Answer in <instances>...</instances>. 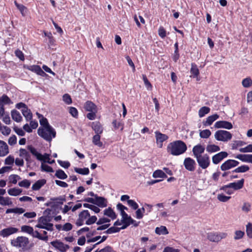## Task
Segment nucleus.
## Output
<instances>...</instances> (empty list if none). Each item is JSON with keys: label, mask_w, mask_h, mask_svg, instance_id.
<instances>
[{"label": "nucleus", "mask_w": 252, "mask_h": 252, "mask_svg": "<svg viewBox=\"0 0 252 252\" xmlns=\"http://www.w3.org/2000/svg\"><path fill=\"white\" fill-rule=\"evenodd\" d=\"M51 200L54 201L58 204H63L65 201V198L64 197L60 196L58 198H53L51 199Z\"/></svg>", "instance_id": "53"}, {"label": "nucleus", "mask_w": 252, "mask_h": 252, "mask_svg": "<svg viewBox=\"0 0 252 252\" xmlns=\"http://www.w3.org/2000/svg\"><path fill=\"white\" fill-rule=\"evenodd\" d=\"M84 108L86 111L90 112L87 115V118L90 120H94L96 118L97 112V106L91 101H87L84 104Z\"/></svg>", "instance_id": "5"}, {"label": "nucleus", "mask_w": 252, "mask_h": 252, "mask_svg": "<svg viewBox=\"0 0 252 252\" xmlns=\"http://www.w3.org/2000/svg\"><path fill=\"white\" fill-rule=\"evenodd\" d=\"M14 162V157L11 155L8 156L5 159L4 163L6 165H12Z\"/></svg>", "instance_id": "50"}, {"label": "nucleus", "mask_w": 252, "mask_h": 252, "mask_svg": "<svg viewBox=\"0 0 252 252\" xmlns=\"http://www.w3.org/2000/svg\"><path fill=\"white\" fill-rule=\"evenodd\" d=\"M121 228H119V227L112 226L110 228H108L105 233L107 234H112L113 233L118 232L120 231Z\"/></svg>", "instance_id": "55"}, {"label": "nucleus", "mask_w": 252, "mask_h": 252, "mask_svg": "<svg viewBox=\"0 0 252 252\" xmlns=\"http://www.w3.org/2000/svg\"><path fill=\"white\" fill-rule=\"evenodd\" d=\"M14 3L17 8L20 10L22 15L23 16H25L27 13V8L23 4L18 3L16 1H14Z\"/></svg>", "instance_id": "39"}, {"label": "nucleus", "mask_w": 252, "mask_h": 252, "mask_svg": "<svg viewBox=\"0 0 252 252\" xmlns=\"http://www.w3.org/2000/svg\"><path fill=\"white\" fill-rule=\"evenodd\" d=\"M38 134L48 142H50L56 137V132L52 127H39L37 130Z\"/></svg>", "instance_id": "4"}, {"label": "nucleus", "mask_w": 252, "mask_h": 252, "mask_svg": "<svg viewBox=\"0 0 252 252\" xmlns=\"http://www.w3.org/2000/svg\"><path fill=\"white\" fill-rule=\"evenodd\" d=\"M127 204L130 207H131L134 210H136L138 208V205L137 203L133 200H128Z\"/></svg>", "instance_id": "63"}, {"label": "nucleus", "mask_w": 252, "mask_h": 252, "mask_svg": "<svg viewBox=\"0 0 252 252\" xmlns=\"http://www.w3.org/2000/svg\"><path fill=\"white\" fill-rule=\"evenodd\" d=\"M23 116L25 117L27 121H31L32 118V114L30 109L28 107L21 110Z\"/></svg>", "instance_id": "23"}, {"label": "nucleus", "mask_w": 252, "mask_h": 252, "mask_svg": "<svg viewBox=\"0 0 252 252\" xmlns=\"http://www.w3.org/2000/svg\"><path fill=\"white\" fill-rule=\"evenodd\" d=\"M8 193L11 196H17L21 193L22 190L20 189L12 188L8 190Z\"/></svg>", "instance_id": "36"}, {"label": "nucleus", "mask_w": 252, "mask_h": 252, "mask_svg": "<svg viewBox=\"0 0 252 252\" xmlns=\"http://www.w3.org/2000/svg\"><path fill=\"white\" fill-rule=\"evenodd\" d=\"M250 167L246 165H243L241 166H239L237 168H236L235 169L233 170L232 172L233 173L236 172V173H244L248 170H249Z\"/></svg>", "instance_id": "35"}, {"label": "nucleus", "mask_w": 252, "mask_h": 252, "mask_svg": "<svg viewBox=\"0 0 252 252\" xmlns=\"http://www.w3.org/2000/svg\"><path fill=\"white\" fill-rule=\"evenodd\" d=\"M228 155V154L226 152H220L212 157V162L214 164H218L220 163L223 159L227 158Z\"/></svg>", "instance_id": "9"}, {"label": "nucleus", "mask_w": 252, "mask_h": 252, "mask_svg": "<svg viewBox=\"0 0 252 252\" xmlns=\"http://www.w3.org/2000/svg\"><path fill=\"white\" fill-rule=\"evenodd\" d=\"M239 151L242 153L252 152V144H250L245 148H240Z\"/></svg>", "instance_id": "64"}, {"label": "nucleus", "mask_w": 252, "mask_h": 252, "mask_svg": "<svg viewBox=\"0 0 252 252\" xmlns=\"http://www.w3.org/2000/svg\"><path fill=\"white\" fill-rule=\"evenodd\" d=\"M246 232L248 236L250 238H252V224L250 222L246 226Z\"/></svg>", "instance_id": "62"}, {"label": "nucleus", "mask_w": 252, "mask_h": 252, "mask_svg": "<svg viewBox=\"0 0 252 252\" xmlns=\"http://www.w3.org/2000/svg\"><path fill=\"white\" fill-rule=\"evenodd\" d=\"M58 162L62 167L67 169L70 166V163L67 161H62L61 160H58Z\"/></svg>", "instance_id": "56"}, {"label": "nucleus", "mask_w": 252, "mask_h": 252, "mask_svg": "<svg viewBox=\"0 0 252 252\" xmlns=\"http://www.w3.org/2000/svg\"><path fill=\"white\" fill-rule=\"evenodd\" d=\"M104 215L110 218L112 220L115 219L117 217L115 213L110 207H109L104 211Z\"/></svg>", "instance_id": "30"}, {"label": "nucleus", "mask_w": 252, "mask_h": 252, "mask_svg": "<svg viewBox=\"0 0 252 252\" xmlns=\"http://www.w3.org/2000/svg\"><path fill=\"white\" fill-rule=\"evenodd\" d=\"M210 110V108L206 106L201 107L198 112V114L200 117H203L205 115L209 113Z\"/></svg>", "instance_id": "40"}, {"label": "nucleus", "mask_w": 252, "mask_h": 252, "mask_svg": "<svg viewBox=\"0 0 252 252\" xmlns=\"http://www.w3.org/2000/svg\"><path fill=\"white\" fill-rule=\"evenodd\" d=\"M74 171L76 173L81 175H88L89 173V169L88 168L86 167H85L84 168L75 167Z\"/></svg>", "instance_id": "41"}, {"label": "nucleus", "mask_w": 252, "mask_h": 252, "mask_svg": "<svg viewBox=\"0 0 252 252\" xmlns=\"http://www.w3.org/2000/svg\"><path fill=\"white\" fill-rule=\"evenodd\" d=\"M12 103L11 99L6 95L3 94L0 97V104L4 106V105Z\"/></svg>", "instance_id": "32"}, {"label": "nucleus", "mask_w": 252, "mask_h": 252, "mask_svg": "<svg viewBox=\"0 0 252 252\" xmlns=\"http://www.w3.org/2000/svg\"><path fill=\"white\" fill-rule=\"evenodd\" d=\"M112 124L115 129H118L119 128L121 127V130L122 131L123 130L124 126L121 122H118L115 120L113 121Z\"/></svg>", "instance_id": "61"}, {"label": "nucleus", "mask_w": 252, "mask_h": 252, "mask_svg": "<svg viewBox=\"0 0 252 252\" xmlns=\"http://www.w3.org/2000/svg\"><path fill=\"white\" fill-rule=\"evenodd\" d=\"M187 149L186 144L181 140L170 143L167 147V152L173 156H179L184 153Z\"/></svg>", "instance_id": "2"}, {"label": "nucleus", "mask_w": 252, "mask_h": 252, "mask_svg": "<svg viewBox=\"0 0 252 252\" xmlns=\"http://www.w3.org/2000/svg\"><path fill=\"white\" fill-rule=\"evenodd\" d=\"M184 165L186 169L189 171H193L195 169V162L190 158H187L184 160Z\"/></svg>", "instance_id": "13"}, {"label": "nucleus", "mask_w": 252, "mask_h": 252, "mask_svg": "<svg viewBox=\"0 0 252 252\" xmlns=\"http://www.w3.org/2000/svg\"><path fill=\"white\" fill-rule=\"evenodd\" d=\"M93 143L99 147H101L103 145L102 142L100 141V134H95L93 136Z\"/></svg>", "instance_id": "34"}, {"label": "nucleus", "mask_w": 252, "mask_h": 252, "mask_svg": "<svg viewBox=\"0 0 252 252\" xmlns=\"http://www.w3.org/2000/svg\"><path fill=\"white\" fill-rule=\"evenodd\" d=\"M9 153L8 146L6 142L0 140V157H3Z\"/></svg>", "instance_id": "17"}, {"label": "nucleus", "mask_w": 252, "mask_h": 252, "mask_svg": "<svg viewBox=\"0 0 252 252\" xmlns=\"http://www.w3.org/2000/svg\"><path fill=\"white\" fill-rule=\"evenodd\" d=\"M89 217V218H88V219L86 221V224L87 225H90V224H93L94 222H95L97 220V218L95 216H93L92 217L90 216Z\"/></svg>", "instance_id": "60"}, {"label": "nucleus", "mask_w": 252, "mask_h": 252, "mask_svg": "<svg viewBox=\"0 0 252 252\" xmlns=\"http://www.w3.org/2000/svg\"><path fill=\"white\" fill-rule=\"evenodd\" d=\"M63 101L67 104H70L72 103V99L70 96L67 94H64L63 96Z\"/></svg>", "instance_id": "57"}, {"label": "nucleus", "mask_w": 252, "mask_h": 252, "mask_svg": "<svg viewBox=\"0 0 252 252\" xmlns=\"http://www.w3.org/2000/svg\"><path fill=\"white\" fill-rule=\"evenodd\" d=\"M239 162L234 159H228L224 162L220 167L221 171H225L237 166Z\"/></svg>", "instance_id": "8"}, {"label": "nucleus", "mask_w": 252, "mask_h": 252, "mask_svg": "<svg viewBox=\"0 0 252 252\" xmlns=\"http://www.w3.org/2000/svg\"><path fill=\"white\" fill-rule=\"evenodd\" d=\"M242 85L246 88L250 87L252 85V79L250 77L244 79L242 81Z\"/></svg>", "instance_id": "37"}, {"label": "nucleus", "mask_w": 252, "mask_h": 252, "mask_svg": "<svg viewBox=\"0 0 252 252\" xmlns=\"http://www.w3.org/2000/svg\"><path fill=\"white\" fill-rule=\"evenodd\" d=\"M214 126L216 128H222L227 129H230L233 127V125L230 122L225 121H218L215 123Z\"/></svg>", "instance_id": "14"}, {"label": "nucleus", "mask_w": 252, "mask_h": 252, "mask_svg": "<svg viewBox=\"0 0 252 252\" xmlns=\"http://www.w3.org/2000/svg\"><path fill=\"white\" fill-rule=\"evenodd\" d=\"M251 205L249 202H244L242 207V210L245 212L248 213L251 211Z\"/></svg>", "instance_id": "51"}, {"label": "nucleus", "mask_w": 252, "mask_h": 252, "mask_svg": "<svg viewBox=\"0 0 252 252\" xmlns=\"http://www.w3.org/2000/svg\"><path fill=\"white\" fill-rule=\"evenodd\" d=\"M33 228L29 225H23L21 226V231L30 235L33 233Z\"/></svg>", "instance_id": "46"}, {"label": "nucleus", "mask_w": 252, "mask_h": 252, "mask_svg": "<svg viewBox=\"0 0 252 252\" xmlns=\"http://www.w3.org/2000/svg\"><path fill=\"white\" fill-rule=\"evenodd\" d=\"M40 124L42 126L41 127H52L48 123L47 119L44 117H42L39 120Z\"/></svg>", "instance_id": "48"}, {"label": "nucleus", "mask_w": 252, "mask_h": 252, "mask_svg": "<svg viewBox=\"0 0 252 252\" xmlns=\"http://www.w3.org/2000/svg\"><path fill=\"white\" fill-rule=\"evenodd\" d=\"M211 135V132L209 129L200 130L199 135L202 138H208Z\"/></svg>", "instance_id": "43"}, {"label": "nucleus", "mask_w": 252, "mask_h": 252, "mask_svg": "<svg viewBox=\"0 0 252 252\" xmlns=\"http://www.w3.org/2000/svg\"><path fill=\"white\" fill-rule=\"evenodd\" d=\"M190 71L191 74L190 77H192L193 78H196L197 80H199L198 76L199 74V71L196 64H195L194 63L191 64V67L190 68Z\"/></svg>", "instance_id": "24"}, {"label": "nucleus", "mask_w": 252, "mask_h": 252, "mask_svg": "<svg viewBox=\"0 0 252 252\" xmlns=\"http://www.w3.org/2000/svg\"><path fill=\"white\" fill-rule=\"evenodd\" d=\"M11 244L12 246L23 251H27L30 249L29 239L24 236H19L16 239L11 240Z\"/></svg>", "instance_id": "3"}, {"label": "nucleus", "mask_w": 252, "mask_h": 252, "mask_svg": "<svg viewBox=\"0 0 252 252\" xmlns=\"http://www.w3.org/2000/svg\"><path fill=\"white\" fill-rule=\"evenodd\" d=\"M227 236V234L225 232H210L207 234V238L211 242L218 243Z\"/></svg>", "instance_id": "7"}, {"label": "nucleus", "mask_w": 252, "mask_h": 252, "mask_svg": "<svg viewBox=\"0 0 252 252\" xmlns=\"http://www.w3.org/2000/svg\"><path fill=\"white\" fill-rule=\"evenodd\" d=\"M220 150V147L215 144H208L206 147V151L209 153L217 152Z\"/></svg>", "instance_id": "29"}, {"label": "nucleus", "mask_w": 252, "mask_h": 252, "mask_svg": "<svg viewBox=\"0 0 252 252\" xmlns=\"http://www.w3.org/2000/svg\"><path fill=\"white\" fill-rule=\"evenodd\" d=\"M94 204L100 207H105L107 206V200L104 197L95 196Z\"/></svg>", "instance_id": "19"}, {"label": "nucleus", "mask_w": 252, "mask_h": 252, "mask_svg": "<svg viewBox=\"0 0 252 252\" xmlns=\"http://www.w3.org/2000/svg\"><path fill=\"white\" fill-rule=\"evenodd\" d=\"M18 231V228L16 227H9L0 231V236L2 237H7L10 235L17 233Z\"/></svg>", "instance_id": "12"}, {"label": "nucleus", "mask_w": 252, "mask_h": 252, "mask_svg": "<svg viewBox=\"0 0 252 252\" xmlns=\"http://www.w3.org/2000/svg\"><path fill=\"white\" fill-rule=\"evenodd\" d=\"M90 215L88 210H84L80 212L79 214L78 219L77 220L76 224L77 226H81L84 224V221L86 220Z\"/></svg>", "instance_id": "11"}, {"label": "nucleus", "mask_w": 252, "mask_h": 252, "mask_svg": "<svg viewBox=\"0 0 252 252\" xmlns=\"http://www.w3.org/2000/svg\"><path fill=\"white\" fill-rule=\"evenodd\" d=\"M246 144V143L241 140L234 141L231 144L232 149L235 150L237 149L238 147L242 146Z\"/></svg>", "instance_id": "42"}, {"label": "nucleus", "mask_w": 252, "mask_h": 252, "mask_svg": "<svg viewBox=\"0 0 252 252\" xmlns=\"http://www.w3.org/2000/svg\"><path fill=\"white\" fill-rule=\"evenodd\" d=\"M153 177L155 178H167V175L163 171L161 170H157L154 172Z\"/></svg>", "instance_id": "33"}, {"label": "nucleus", "mask_w": 252, "mask_h": 252, "mask_svg": "<svg viewBox=\"0 0 252 252\" xmlns=\"http://www.w3.org/2000/svg\"><path fill=\"white\" fill-rule=\"evenodd\" d=\"M83 206L85 208H89L90 209L94 211L95 213H99L100 211L99 208L93 205L89 204L88 203H84L83 204Z\"/></svg>", "instance_id": "47"}, {"label": "nucleus", "mask_w": 252, "mask_h": 252, "mask_svg": "<svg viewBox=\"0 0 252 252\" xmlns=\"http://www.w3.org/2000/svg\"><path fill=\"white\" fill-rule=\"evenodd\" d=\"M28 149L30 151V152L38 160L42 159L41 158L42 155L39 153L34 147H32V146H29L28 147Z\"/></svg>", "instance_id": "31"}, {"label": "nucleus", "mask_w": 252, "mask_h": 252, "mask_svg": "<svg viewBox=\"0 0 252 252\" xmlns=\"http://www.w3.org/2000/svg\"><path fill=\"white\" fill-rule=\"evenodd\" d=\"M214 137L218 141L227 142L231 139L232 135L228 131L219 130L215 132Z\"/></svg>", "instance_id": "6"}, {"label": "nucleus", "mask_w": 252, "mask_h": 252, "mask_svg": "<svg viewBox=\"0 0 252 252\" xmlns=\"http://www.w3.org/2000/svg\"><path fill=\"white\" fill-rule=\"evenodd\" d=\"M155 133L156 138V143L158 147L161 148L162 147L163 142L167 140L168 136L166 134L161 133L158 131H156Z\"/></svg>", "instance_id": "10"}, {"label": "nucleus", "mask_w": 252, "mask_h": 252, "mask_svg": "<svg viewBox=\"0 0 252 252\" xmlns=\"http://www.w3.org/2000/svg\"><path fill=\"white\" fill-rule=\"evenodd\" d=\"M51 244L54 247L62 252H65L69 249L68 245L58 241L52 242Z\"/></svg>", "instance_id": "15"}, {"label": "nucleus", "mask_w": 252, "mask_h": 252, "mask_svg": "<svg viewBox=\"0 0 252 252\" xmlns=\"http://www.w3.org/2000/svg\"><path fill=\"white\" fill-rule=\"evenodd\" d=\"M13 203L9 197L0 196V204L2 206H11Z\"/></svg>", "instance_id": "25"}, {"label": "nucleus", "mask_w": 252, "mask_h": 252, "mask_svg": "<svg viewBox=\"0 0 252 252\" xmlns=\"http://www.w3.org/2000/svg\"><path fill=\"white\" fill-rule=\"evenodd\" d=\"M205 151V147L200 144L193 147V155L195 158L198 165L203 169L207 168L210 165V159L209 155L205 154L202 155Z\"/></svg>", "instance_id": "1"}, {"label": "nucleus", "mask_w": 252, "mask_h": 252, "mask_svg": "<svg viewBox=\"0 0 252 252\" xmlns=\"http://www.w3.org/2000/svg\"><path fill=\"white\" fill-rule=\"evenodd\" d=\"M20 179V177L17 175H11L9 176V180L11 183L16 184L17 183L18 180Z\"/></svg>", "instance_id": "58"}, {"label": "nucleus", "mask_w": 252, "mask_h": 252, "mask_svg": "<svg viewBox=\"0 0 252 252\" xmlns=\"http://www.w3.org/2000/svg\"><path fill=\"white\" fill-rule=\"evenodd\" d=\"M219 115L217 114L209 116L206 119V121L203 122V125L204 126H209L211 125L214 121L219 118Z\"/></svg>", "instance_id": "21"}, {"label": "nucleus", "mask_w": 252, "mask_h": 252, "mask_svg": "<svg viewBox=\"0 0 252 252\" xmlns=\"http://www.w3.org/2000/svg\"><path fill=\"white\" fill-rule=\"evenodd\" d=\"M155 233L158 235H160L168 234L169 232L165 226L162 225L160 227H157L156 228Z\"/></svg>", "instance_id": "26"}, {"label": "nucleus", "mask_w": 252, "mask_h": 252, "mask_svg": "<svg viewBox=\"0 0 252 252\" xmlns=\"http://www.w3.org/2000/svg\"><path fill=\"white\" fill-rule=\"evenodd\" d=\"M41 168L42 171H45L47 172H54L53 168L51 166H50L47 164H43V163L41 164Z\"/></svg>", "instance_id": "52"}, {"label": "nucleus", "mask_w": 252, "mask_h": 252, "mask_svg": "<svg viewBox=\"0 0 252 252\" xmlns=\"http://www.w3.org/2000/svg\"><path fill=\"white\" fill-rule=\"evenodd\" d=\"M244 184V179H242L241 180L236 182L231 183L229 184V188H232L234 190H238L241 189L243 186Z\"/></svg>", "instance_id": "18"}, {"label": "nucleus", "mask_w": 252, "mask_h": 252, "mask_svg": "<svg viewBox=\"0 0 252 252\" xmlns=\"http://www.w3.org/2000/svg\"><path fill=\"white\" fill-rule=\"evenodd\" d=\"M45 183L46 180L44 179L38 180L32 185V189L34 190H39Z\"/></svg>", "instance_id": "28"}, {"label": "nucleus", "mask_w": 252, "mask_h": 252, "mask_svg": "<svg viewBox=\"0 0 252 252\" xmlns=\"http://www.w3.org/2000/svg\"><path fill=\"white\" fill-rule=\"evenodd\" d=\"M0 131L3 135L7 136L10 133L11 129L9 127L7 126H2L1 125L0 126Z\"/></svg>", "instance_id": "45"}, {"label": "nucleus", "mask_w": 252, "mask_h": 252, "mask_svg": "<svg viewBox=\"0 0 252 252\" xmlns=\"http://www.w3.org/2000/svg\"><path fill=\"white\" fill-rule=\"evenodd\" d=\"M92 128L96 134H100L102 133L103 128L99 122H93L92 124Z\"/></svg>", "instance_id": "20"}, {"label": "nucleus", "mask_w": 252, "mask_h": 252, "mask_svg": "<svg viewBox=\"0 0 252 252\" xmlns=\"http://www.w3.org/2000/svg\"><path fill=\"white\" fill-rule=\"evenodd\" d=\"M26 68L29 70H31L32 72L36 73L37 74L41 76H45L46 75V74L44 72L43 70L41 69L40 66L37 65H32L30 66H28Z\"/></svg>", "instance_id": "16"}, {"label": "nucleus", "mask_w": 252, "mask_h": 252, "mask_svg": "<svg viewBox=\"0 0 252 252\" xmlns=\"http://www.w3.org/2000/svg\"><path fill=\"white\" fill-rule=\"evenodd\" d=\"M142 77L144 84L146 87L147 89L148 90H151L152 88V86L151 83L149 81L146 76L145 75H143Z\"/></svg>", "instance_id": "54"}, {"label": "nucleus", "mask_w": 252, "mask_h": 252, "mask_svg": "<svg viewBox=\"0 0 252 252\" xmlns=\"http://www.w3.org/2000/svg\"><path fill=\"white\" fill-rule=\"evenodd\" d=\"M19 156L25 158L28 162H31V155L27 150L21 148L19 150Z\"/></svg>", "instance_id": "22"}, {"label": "nucleus", "mask_w": 252, "mask_h": 252, "mask_svg": "<svg viewBox=\"0 0 252 252\" xmlns=\"http://www.w3.org/2000/svg\"><path fill=\"white\" fill-rule=\"evenodd\" d=\"M18 185L20 187L28 188L31 185V183L27 180H24L22 181L19 182Z\"/></svg>", "instance_id": "59"}, {"label": "nucleus", "mask_w": 252, "mask_h": 252, "mask_svg": "<svg viewBox=\"0 0 252 252\" xmlns=\"http://www.w3.org/2000/svg\"><path fill=\"white\" fill-rule=\"evenodd\" d=\"M231 198L230 196H225L223 194H219L217 196L218 199L222 202H227Z\"/></svg>", "instance_id": "49"}, {"label": "nucleus", "mask_w": 252, "mask_h": 252, "mask_svg": "<svg viewBox=\"0 0 252 252\" xmlns=\"http://www.w3.org/2000/svg\"><path fill=\"white\" fill-rule=\"evenodd\" d=\"M11 117L14 121L18 123L20 122L22 120V117L20 113L15 110L11 111Z\"/></svg>", "instance_id": "27"}, {"label": "nucleus", "mask_w": 252, "mask_h": 252, "mask_svg": "<svg viewBox=\"0 0 252 252\" xmlns=\"http://www.w3.org/2000/svg\"><path fill=\"white\" fill-rule=\"evenodd\" d=\"M31 235L35 238H37L39 240H43V241H47L48 237V236H42L40 235V234L37 231L33 230V233H32Z\"/></svg>", "instance_id": "44"}, {"label": "nucleus", "mask_w": 252, "mask_h": 252, "mask_svg": "<svg viewBox=\"0 0 252 252\" xmlns=\"http://www.w3.org/2000/svg\"><path fill=\"white\" fill-rule=\"evenodd\" d=\"M55 176L60 179L64 180L67 178V176L65 172L62 169H59L56 171Z\"/></svg>", "instance_id": "38"}]
</instances>
